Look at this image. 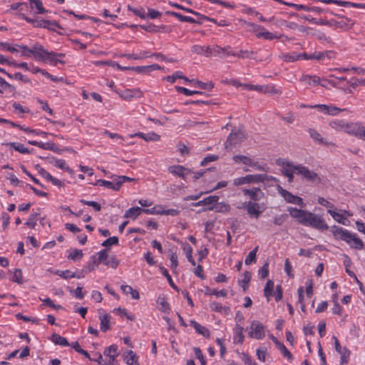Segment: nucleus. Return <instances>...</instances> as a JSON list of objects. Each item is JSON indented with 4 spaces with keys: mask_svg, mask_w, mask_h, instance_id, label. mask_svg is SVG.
<instances>
[{
    "mask_svg": "<svg viewBox=\"0 0 365 365\" xmlns=\"http://www.w3.org/2000/svg\"><path fill=\"white\" fill-rule=\"evenodd\" d=\"M331 231L336 240L345 241L351 248L358 250L364 249V242L361 239L357 237L356 234H352L348 230L336 225L331 227Z\"/></svg>",
    "mask_w": 365,
    "mask_h": 365,
    "instance_id": "nucleus-1",
    "label": "nucleus"
},
{
    "mask_svg": "<svg viewBox=\"0 0 365 365\" xmlns=\"http://www.w3.org/2000/svg\"><path fill=\"white\" fill-rule=\"evenodd\" d=\"M302 225L310 226L320 230H326L329 228V226L321 216H318L308 211Z\"/></svg>",
    "mask_w": 365,
    "mask_h": 365,
    "instance_id": "nucleus-2",
    "label": "nucleus"
},
{
    "mask_svg": "<svg viewBox=\"0 0 365 365\" xmlns=\"http://www.w3.org/2000/svg\"><path fill=\"white\" fill-rule=\"evenodd\" d=\"M247 134L242 127L238 129H233L230 134L228 135L225 146L227 149L229 146H235L237 144L243 142L247 138Z\"/></svg>",
    "mask_w": 365,
    "mask_h": 365,
    "instance_id": "nucleus-3",
    "label": "nucleus"
},
{
    "mask_svg": "<svg viewBox=\"0 0 365 365\" xmlns=\"http://www.w3.org/2000/svg\"><path fill=\"white\" fill-rule=\"evenodd\" d=\"M36 50H38V51H39V53H38V57H37V59L38 61H46V62H48L49 63H51V65H53V66H56L58 63H60L61 64H64L65 62L60 60V59H58L56 57H57V53H55V52H49L47 50H46L43 46L41 45V46H39V47H37V48H36Z\"/></svg>",
    "mask_w": 365,
    "mask_h": 365,
    "instance_id": "nucleus-4",
    "label": "nucleus"
},
{
    "mask_svg": "<svg viewBox=\"0 0 365 365\" xmlns=\"http://www.w3.org/2000/svg\"><path fill=\"white\" fill-rule=\"evenodd\" d=\"M281 166V171L283 175L288 178L289 182H292L294 180V173H297L299 165H295L291 162L283 161L282 163H278Z\"/></svg>",
    "mask_w": 365,
    "mask_h": 365,
    "instance_id": "nucleus-5",
    "label": "nucleus"
},
{
    "mask_svg": "<svg viewBox=\"0 0 365 365\" xmlns=\"http://www.w3.org/2000/svg\"><path fill=\"white\" fill-rule=\"evenodd\" d=\"M251 331L249 332V336L252 338L261 339L265 336V327L259 321L254 320L250 324Z\"/></svg>",
    "mask_w": 365,
    "mask_h": 365,
    "instance_id": "nucleus-6",
    "label": "nucleus"
},
{
    "mask_svg": "<svg viewBox=\"0 0 365 365\" xmlns=\"http://www.w3.org/2000/svg\"><path fill=\"white\" fill-rule=\"evenodd\" d=\"M278 192L284 197V199L289 203H293L300 207H304L302 198L299 196L294 195L289 191L283 189L280 185L277 187Z\"/></svg>",
    "mask_w": 365,
    "mask_h": 365,
    "instance_id": "nucleus-7",
    "label": "nucleus"
},
{
    "mask_svg": "<svg viewBox=\"0 0 365 365\" xmlns=\"http://www.w3.org/2000/svg\"><path fill=\"white\" fill-rule=\"evenodd\" d=\"M247 214L250 217L258 218L261 213L265 210L264 205L250 201L246 206Z\"/></svg>",
    "mask_w": 365,
    "mask_h": 365,
    "instance_id": "nucleus-8",
    "label": "nucleus"
},
{
    "mask_svg": "<svg viewBox=\"0 0 365 365\" xmlns=\"http://www.w3.org/2000/svg\"><path fill=\"white\" fill-rule=\"evenodd\" d=\"M108 259V250L105 249L100 251L98 253V257H96V256H93L91 257L92 262L89 263V264L88 265V272L94 270L96 269V267H97L98 264L101 262L104 264V262H106Z\"/></svg>",
    "mask_w": 365,
    "mask_h": 365,
    "instance_id": "nucleus-9",
    "label": "nucleus"
},
{
    "mask_svg": "<svg viewBox=\"0 0 365 365\" xmlns=\"http://www.w3.org/2000/svg\"><path fill=\"white\" fill-rule=\"evenodd\" d=\"M242 192L245 195L249 196L252 202H257L264 197V193L259 187L243 189Z\"/></svg>",
    "mask_w": 365,
    "mask_h": 365,
    "instance_id": "nucleus-10",
    "label": "nucleus"
},
{
    "mask_svg": "<svg viewBox=\"0 0 365 365\" xmlns=\"http://www.w3.org/2000/svg\"><path fill=\"white\" fill-rule=\"evenodd\" d=\"M260 176L259 174L256 175H247L245 177H240L235 178L233 180V184L236 186L250 184V183H258L259 182Z\"/></svg>",
    "mask_w": 365,
    "mask_h": 365,
    "instance_id": "nucleus-11",
    "label": "nucleus"
},
{
    "mask_svg": "<svg viewBox=\"0 0 365 365\" xmlns=\"http://www.w3.org/2000/svg\"><path fill=\"white\" fill-rule=\"evenodd\" d=\"M336 351L341 355V364L344 365L348 363L350 351L346 347H341L338 339L333 336Z\"/></svg>",
    "mask_w": 365,
    "mask_h": 365,
    "instance_id": "nucleus-12",
    "label": "nucleus"
},
{
    "mask_svg": "<svg viewBox=\"0 0 365 365\" xmlns=\"http://www.w3.org/2000/svg\"><path fill=\"white\" fill-rule=\"evenodd\" d=\"M219 200V197L217 195H210L205 198H204L202 200H200L197 202L192 203V205L193 206H202V205H207V207H205L202 209V211H207V210H213L214 206L212 205L215 203H217Z\"/></svg>",
    "mask_w": 365,
    "mask_h": 365,
    "instance_id": "nucleus-13",
    "label": "nucleus"
},
{
    "mask_svg": "<svg viewBox=\"0 0 365 365\" xmlns=\"http://www.w3.org/2000/svg\"><path fill=\"white\" fill-rule=\"evenodd\" d=\"M170 173L175 175L178 177L182 178L184 180H186V176L188 174L192 173L191 170L183 167L182 165H171L168 168Z\"/></svg>",
    "mask_w": 365,
    "mask_h": 365,
    "instance_id": "nucleus-14",
    "label": "nucleus"
},
{
    "mask_svg": "<svg viewBox=\"0 0 365 365\" xmlns=\"http://www.w3.org/2000/svg\"><path fill=\"white\" fill-rule=\"evenodd\" d=\"M16 46L19 47L21 50V56L29 57L31 55H33L35 59H37L38 53L39 51L36 50L37 47L41 46V44L36 43H35L32 48H29L27 46L25 45H18L16 44Z\"/></svg>",
    "mask_w": 365,
    "mask_h": 365,
    "instance_id": "nucleus-15",
    "label": "nucleus"
},
{
    "mask_svg": "<svg viewBox=\"0 0 365 365\" xmlns=\"http://www.w3.org/2000/svg\"><path fill=\"white\" fill-rule=\"evenodd\" d=\"M329 13L332 15L336 16L339 19V20H334V27L342 29H349L352 27L354 23L350 19L341 16L339 14H335L332 11H329Z\"/></svg>",
    "mask_w": 365,
    "mask_h": 365,
    "instance_id": "nucleus-16",
    "label": "nucleus"
},
{
    "mask_svg": "<svg viewBox=\"0 0 365 365\" xmlns=\"http://www.w3.org/2000/svg\"><path fill=\"white\" fill-rule=\"evenodd\" d=\"M297 174L302 175L309 181H314L318 177L317 173L310 170L308 168L303 166L302 165H299Z\"/></svg>",
    "mask_w": 365,
    "mask_h": 365,
    "instance_id": "nucleus-17",
    "label": "nucleus"
},
{
    "mask_svg": "<svg viewBox=\"0 0 365 365\" xmlns=\"http://www.w3.org/2000/svg\"><path fill=\"white\" fill-rule=\"evenodd\" d=\"M271 340L275 344L276 346L281 351L282 354L289 360H292L293 356L291 352L286 348V346L280 342L275 336L272 334L269 335Z\"/></svg>",
    "mask_w": 365,
    "mask_h": 365,
    "instance_id": "nucleus-18",
    "label": "nucleus"
},
{
    "mask_svg": "<svg viewBox=\"0 0 365 365\" xmlns=\"http://www.w3.org/2000/svg\"><path fill=\"white\" fill-rule=\"evenodd\" d=\"M288 211L289 212L290 216L293 218L297 219L299 224L302 223L304 218L307 212V210L297 209L296 207H289L288 209Z\"/></svg>",
    "mask_w": 365,
    "mask_h": 365,
    "instance_id": "nucleus-19",
    "label": "nucleus"
},
{
    "mask_svg": "<svg viewBox=\"0 0 365 365\" xmlns=\"http://www.w3.org/2000/svg\"><path fill=\"white\" fill-rule=\"evenodd\" d=\"M361 123H346V125L345 126L344 132L354 135L358 138L359 135L360 129L361 128Z\"/></svg>",
    "mask_w": 365,
    "mask_h": 365,
    "instance_id": "nucleus-20",
    "label": "nucleus"
},
{
    "mask_svg": "<svg viewBox=\"0 0 365 365\" xmlns=\"http://www.w3.org/2000/svg\"><path fill=\"white\" fill-rule=\"evenodd\" d=\"M190 324L195 329V331L197 334L202 335L205 338L210 337V331L207 327L202 326L200 324H199L198 322H197L195 320H191L190 322Z\"/></svg>",
    "mask_w": 365,
    "mask_h": 365,
    "instance_id": "nucleus-21",
    "label": "nucleus"
},
{
    "mask_svg": "<svg viewBox=\"0 0 365 365\" xmlns=\"http://www.w3.org/2000/svg\"><path fill=\"white\" fill-rule=\"evenodd\" d=\"M125 362L128 365H139L138 356L132 350L127 351L123 355Z\"/></svg>",
    "mask_w": 365,
    "mask_h": 365,
    "instance_id": "nucleus-22",
    "label": "nucleus"
},
{
    "mask_svg": "<svg viewBox=\"0 0 365 365\" xmlns=\"http://www.w3.org/2000/svg\"><path fill=\"white\" fill-rule=\"evenodd\" d=\"M96 185L99 186H104L115 191L120 188V182H118L115 179L113 182L105 180H98Z\"/></svg>",
    "mask_w": 365,
    "mask_h": 365,
    "instance_id": "nucleus-23",
    "label": "nucleus"
},
{
    "mask_svg": "<svg viewBox=\"0 0 365 365\" xmlns=\"http://www.w3.org/2000/svg\"><path fill=\"white\" fill-rule=\"evenodd\" d=\"M168 14L176 17L179 21H180L182 22H189V23L199 24H201V21L200 20L197 21L190 16H183L181 14H179V13H177L175 11L168 12Z\"/></svg>",
    "mask_w": 365,
    "mask_h": 365,
    "instance_id": "nucleus-24",
    "label": "nucleus"
},
{
    "mask_svg": "<svg viewBox=\"0 0 365 365\" xmlns=\"http://www.w3.org/2000/svg\"><path fill=\"white\" fill-rule=\"evenodd\" d=\"M300 81L309 85L317 86L320 83V78L317 76L302 75L300 78Z\"/></svg>",
    "mask_w": 365,
    "mask_h": 365,
    "instance_id": "nucleus-25",
    "label": "nucleus"
},
{
    "mask_svg": "<svg viewBox=\"0 0 365 365\" xmlns=\"http://www.w3.org/2000/svg\"><path fill=\"white\" fill-rule=\"evenodd\" d=\"M142 212V208L139 207H131L124 214V217L136 219Z\"/></svg>",
    "mask_w": 365,
    "mask_h": 365,
    "instance_id": "nucleus-26",
    "label": "nucleus"
},
{
    "mask_svg": "<svg viewBox=\"0 0 365 365\" xmlns=\"http://www.w3.org/2000/svg\"><path fill=\"white\" fill-rule=\"evenodd\" d=\"M138 136L144 139L145 141H158L160 139V135L155 133H139L137 134Z\"/></svg>",
    "mask_w": 365,
    "mask_h": 365,
    "instance_id": "nucleus-27",
    "label": "nucleus"
},
{
    "mask_svg": "<svg viewBox=\"0 0 365 365\" xmlns=\"http://www.w3.org/2000/svg\"><path fill=\"white\" fill-rule=\"evenodd\" d=\"M243 327L237 324L235 329L234 342L242 344L244 341Z\"/></svg>",
    "mask_w": 365,
    "mask_h": 365,
    "instance_id": "nucleus-28",
    "label": "nucleus"
},
{
    "mask_svg": "<svg viewBox=\"0 0 365 365\" xmlns=\"http://www.w3.org/2000/svg\"><path fill=\"white\" fill-rule=\"evenodd\" d=\"M100 327L102 331H106L110 329V317L108 314L100 315Z\"/></svg>",
    "mask_w": 365,
    "mask_h": 365,
    "instance_id": "nucleus-29",
    "label": "nucleus"
},
{
    "mask_svg": "<svg viewBox=\"0 0 365 365\" xmlns=\"http://www.w3.org/2000/svg\"><path fill=\"white\" fill-rule=\"evenodd\" d=\"M308 133L309 134L310 138H312L316 142L320 144H327V143L324 140V138L321 136V135L317 130L314 128H309L308 130Z\"/></svg>",
    "mask_w": 365,
    "mask_h": 365,
    "instance_id": "nucleus-30",
    "label": "nucleus"
},
{
    "mask_svg": "<svg viewBox=\"0 0 365 365\" xmlns=\"http://www.w3.org/2000/svg\"><path fill=\"white\" fill-rule=\"evenodd\" d=\"M279 58L286 62H294L299 60V56H298V53L296 52L282 53Z\"/></svg>",
    "mask_w": 365,
    "mask_h": 365,
    "instance_id": "nucleus-31",
    "label": "nucleus"
},
{
    "mask_svg": "<svg viewBox=\"0 0 365 365\" xmlns=\"http://www.w3.org/2000/svg\"><path fill=\"white\" fill-rule=\"evenodd\" d=\"M51 339L52 341L56 344L64 346H70L67 339L58 334H53L51 336Z\"/></svg>",
    "mask_w": 365,
    "mask_h": 365,
    "instance_id": "nucleus-32",
    "label": "nucleus"
},
{
    "mask_svg": "<svg viewBox=\"0 0 365 365\" xmlns=\"http://www.w3.org/2000/svg\"><path fill=\"white\" fill-rule=\"evenodd\" d=\"M3 90L7 91L9 93H14L16 88L0 76V93H3Z\"/></svg>",
    "mask_w": 365,
    "mask_h": 365,
    "instance_id": "nucleus-33",
    "label": "nucleus"
},
{
    "mask_svg": "<svg viewBox=\"0 0 365 365\" xmlns=\"http://www.w3.org/2000/svg\"><path fill=\"white\" fill-rule=\"evenodd\" d=\"M227 54H230L233 56H236L240 58H255L252 56L254 55V51H243L240 50L239 53H229Z\"/></svg>",
    "mask_w": 365,
    "mask_h": 365,
    "instance_id": "nucleus-34",
    "label": "nucleus"
},
{
    "mask_svg": "<svg viewBox=\"0 0 365 365\" xmlns=\"http://www.w3.org/2000/svg\"><path fill=\"white\" fill-rule=\"evenodd\" d=\"M346 125V122H345L344 120H332L329 123V125L332 128H334L338 131H344V132Z\"/></svg>",
    "mask_w": 365,
    "mask_h": 365,
    "instance_id": "nucleus-35",
    "label": "nucleus"
},
{
    "mask_svg": "<svg viewBox=\"0 0 365 365\" xmlns=\"http://www.w3.org/2000/svg\"><path fill=\"white\" fill-rule=\"evenodd\" d=\"M205 294L206 295L214 294L216 297H225L227 294V291L225 289H222L220 291H217L215 289H212L209 287H205Z\"/></svg>",
    "mask_w": 365,
    "mask_h": 365,
    "instance_id": "nucleus-36",
    "label": "nucleus"
},
{
    "mask_svg": "<svg viewBox=\"0 0 365 365\" xmlns=\"http://www.w3.org/2000/svg\"><path fill=\"white\" fill-rule=\"evenodd\" d=\"M256 36L257 38H264V39L267 40H272L274 38H278V36L268 31H266V29L264 28V30H260L259 32H258L256 34Z\"/></svg>",
    "mask_w": 365,
    "mask_h": 365,
    "instance_id": "nucleus-37",
    "label": "nucleus"
},
{
    "mask_svg": "<svg viewBox=\"0 0 365 365\" xmlns=\"http://www.w3.org/2000/svg\"><path fill=\"white\" fill-rule=\"evenodd\" d=\"M123 56L127 58L128 59L140 60L148 57H150V55H148V51H143L140 53L139 54L127 53L124 54Z\"/></svg>",
    "mask_w": 365,
    "mask_h": 365,
    "instance_id": "nucleus-38",
    "label": "nucleus"
},
{
    "mask_svg": "<svg viewBox=\"0 0 365 365\" xmlns=\"http://www.w3.org/2000/svg\"><path fill=\"white\" fill-rule=\"evenodd\" d=\"M262 93H270L272 95H281L282 93L280 89L277 88L273 85H265L264 86V90Z\"/></svg>",
    "mask_w": 365,
    "mask_h": 365,
    "instance_id": "nucleus-39",
    "label": "nucleus"
},
{
    "mask_svg": "<svg viewBox=\"0 0 365 365\" xmlns=\"http://www.w3.org/2000/svg\"><path fill=\"white\" fill-rule=\"evenodd\" d=\"M251 273L246 271L244 272L243 279L239 281V284L242 287L243 291L247 289V287L251 279Z\"/></svg>",
    "mask_w": 365,
    "mask_h": 365,
    "instance_id": "nucleus-40",
    "label": "nucleus"
},
{
    "mask_svg": "<svg viewBox=\"0 0 365 365\" xmlns=\"http://www.w3.org/2000/svg\"><path fill=\"white\" fill-rule=\"evenodd\" d=\"M274 288V282L272 280H268L264 289V296L267 297V301H269V297L272 295Z\"/></svg>",
    "mask_w": 365,
    "mask_h": 365,
    "instance_id": "nucleus-41",
    "label": "nucleus"
},
{
    "mask_svg": "<svg viewBox=\"0 0 365 365\" xmlns=\"http://www.w3.org/2000/svg\"><path fill=\"white\" fill-rule=\"evenodd\" d=\"M29 1L31 3V8L36 7L38 14H44L46 12V9L41 0H29Z\"/></svg>",
    "mask_w": 365,
    "mask_h": 365,
    "instance_id": "nucleus-42",
    "label": "nucleus"
},
{
    "mask_svg": "<svg viewBox=\"0 0 365 365\" xmlns=\"http://www.w3.org/2000/svg\"><path fill=\"white\" fill-rule=\"evenodd\" d=\"M334 4H337L339 6H351L356 8H360V9H365V4H356V3H351L349 1H344L340 0H334Z\"/></svg>",
    "mask_w": 365,
    "mask_h": 365,
    "instance_id": "nucleus-43",
    "label": "nucleus"
},
{
    "mask_svg": "<svg viewBox=\"0 0 365 365\" xmlns=\"http://www.w3.org/2000/svg\"><path fill=\"white\" fill-rule=\"evenodd\" d=\"M327 212L331 215V217L339 223L346 225V219L341 214L336 212L332 210H328Z\"/></svg>",
    "mask_w": 365,
    "mask_h": 365,
    "instance_id": "nucleus-44",
    "label": "nucleus"
},
{
    "mask_svg": "<svg viewBox=\"0 0 365 365\" xmlns=\"http://www.w3.org/2000/svg\"><path fill=\"white\" fill-rule=\"evenodd\" d=\"M332 54L333 52L331 51L315 52V60L322 61L326 58H331Z\"/></svg>",
    "mask_w": 365,
    "mask_h": 365,
    "instance_id": "nucleus-45",
    "label": "nucleus"
},
{
    "mask_svg": "<svg viewBox=\"0 0 365 365\" xmlns=\"http://www.w3.org/2000/svg\"><path fill=\"white\" fill-rule=\"evenodd\" d=\"M258 250V247H256L253 250H252L248 255L247 256L245 263V264L248 265L252 264V262H256V255L257 252Z\"/></svg>",
    "mask_w": 365,
    "mask_h": 365,
    "instance_id": "nucleus-46",
    "label": "nucleus"
},
{
    "mask_svg": "<svg viewBox=\"0 0 365 365\" xmlns=\"http://www.w3.org/2000/svg\"><path fill=\"white\" fill-rule=\"evenodd\" d=\"M9 145H10L11 147H13L15 149V150H16L21 153L28 154L30 153L29 149L27 148L24 147V145L23 144L17 143H10Z\"/></svg>",
    "mask_w": 365,
    "mask_h": 365,
    "instance_id": "nucleus-47",
    "label": "nucleus"
},
{
    "mask_svg": "<svg viewBox=\"0 0 365 365\" xmlns=\"http://www.w3.org/2000/svg\"><path fill=\"white\" fill-rule=\"evenodd\" d=\"M195 84L201 89L211 91L214 88V83L212 81L203 83L198 80L195 81Z\"/></svg>",
    "mask_w": 365,
    "mask_h": 365,
    "instance_id": "nucleus-48",
    "label": "nucleus"
},
{
    "mask_svg": "<svg viewBox=\"0 0 365 365\" xmlns=\"http://www.w3.org/2000/svg\"><path fill=\"white\" fill-rule=\"evenodd\" d=\"M83 254L80 250H73L68 256V259H73L74 261L79 260L82 258Z\"/></svg>",
    "mask_w": 365,
    "mask_h": 365,
    "instance_id": "nucleus-49",
    "label": "nucleus"
},
{
    "mask_svg": "<svg viewBox=\"0 0 365 365\" xmlns=\"http://www.w3.org/2000/svg\"><path fill=\"white\" fill-rule=\"evenodd\" d=\"M158 303L161 312H165L170 309L169 304L164 297H158Z\"/></svg>",
    "mask_w": 365,
    "mask_h": 365,
    "instance_id": "nucleus-50",
    "label": "nucleus"
},
{
    "mask_svg": "<svg viewBox=\"0 0 365 365\" xmlns=\"http://www.w3.org/2000/svg\"><path fill=\"white\" fill-rule=\"evenodd\" d=\"M214 210L216 212H227L230 210V206L227 203L220 202L214 206Z\"/></svg>",
    "mask_w": 365,
    "mask_h": 365,
    "instance_id": "nucleus-51",
    "label": "nucleus"
},
{
    "mask_svg": "<svg viewBox=\"0 0 365 365\" xmlns=\"http://www.w3.org/2000/svg\"><path fill=\"white\" fill-rule=\"evenodd\" d=\"M50 24H51V23L48 20L36 19L34 20V26L36 28H48Z\"/></svg>",
    "mask_w": 365,
    "mask_h": 365,
    "instance_id": "nucleus-52",
    "label": "nucleus"
},
{
    "mask_svg": "<svg viewBox=\"0 0 365 365\" xmlns=\"http://www.w3.org/2000/svg\"><path fill=\"white\" fill-rule=\"evenodd\" d=\"M56 167L72 173V170L66 165V161L62 159H56L53 164Z\"/></svg>",
    "mask_w": 365,
    "mask_h": 365,
    "instance_id": "nucleus-53",
    "label": "nucleus"
},
{
    "mask_svg": "<svg viewBox=\"0 0 365 365\" xmlns=\"http://www.w3.org/2000/svg\"><path fill=\"white\" fill-rule=\"evenodd\" d=\"M241 86H243L245 89L250 90V91H256L259 93H263L264 86H257L252 84H240Z\"/></svg>",
    "mask_w": 365,
    "mask_h": 365,
    "instance_id": "nucleus-54",
    "label": "nucleus"
},
{
    "mask_svg": "<svg viewBox=\"0 0 365 365\" xmlns=\"http://www.w3.org/2000/svg\"><path fill=\"white\" fill-rule=\"evenodd\" d=\"M56 274L63 279L73 278L76 277V273L72 272L70 270H57Z\"/></svg>",
    "mask_w": 365,
    "mask_h": 365,
    "instance_id": "nucleus-55",
    "label": "nucleus"
},
{
    "mask_svg": "<svg viewBox=\"0 0 365 365\" xmlns=\"http://www.w3.org/2000/svg\"><path fill=\"white\" fill-rule=\"evenodd\" d=\"M38 213H33L30 215L27 222H25V225L29 227L30 228H34L36 225V217L38 216Z\"/></svg>",
    "mask_w": 365,
    "mask_h": 365,
    "instance_id": "nucleus-56",
    "label": "nucleus"
},
{
    "mask_svg": "<svg viewBox=\"0 0 365 365\" xmlns=\"http://www.w3.org/2000/svg\"><path fill=\"white\" fill-rule=\"evenodd\" d=\"M80 202L83 204V205H86L93 207V209L96 211H97V212H99L101 210V205L99 203H98L97 202H95V201H88V200L81 199L80 200Z\"/></svg>",
    "mask_w": 365,
    "mask_h": 365,
    "instance_id": "nucleus-57",
    "label": "nucleus"
},
{
    "mask_svg": "<svg viewBox=\"0 0 365 365\" xmlns=\"http://www.w3.org/2000/svg\"><path fill=\"white\" fill-rule=\"evenodd\" d=\"M6 76L9 78H15V79H17V80H20L24 83H30V80L24 76V75H22L21 73L18 72V73H16L14 75H11L10 73H6Z\"/></svg>",
    "mask_w": 365,
    "mask_h": 365,
    "instance_id": "nucleus-58",
    "label": "nucleus"
},
{
    "mask_svg": "<svg viewBox=\"0 0 365 365\" xmlns=\"http://www.w3.org/2000/svg\"><path fill=\"white\" fill-rule=\"evenodd\" d=\"M245 24L249 28L250 31L256 32L257 34L260 30H264V27L254 23L245 21Z\"/></svg>",
    "mask_w": 365,
    "mask_h": 365,
    "instance_id": "nucleus-59",
    "label": "nucleus"
},
{
    "mask_svg": "<svg viewBox=\"0 0 365 365\" xmlns=\"http://www.w3.org/2000/svg\"><path fill=\"white\" fill-rule=\"evenodd\" d=\"M117 351L118 346L115 344H112L104 350L103 354L106 356H112L113 354H117Z\"/></svg>",
    "mask_w": 365,
    "mask_h": 365,
    "instance_id": "nucleus-60",
    "label": "nucleus"
},
{
    "mask_svg": "<svg viewBox=\"0 0 365 365\" xmlns=\"http://www.w3.org/2000/svg\"><path fill=\"white\" fill-rule=\"evenodd\" d=\"M118 244V238L117 237H111L103 242L102 246L109 247L111 245H116Z\"/></svg>",
    "mask_w": 365,
    "mask_h": 365,
    "instance_id": "nucleus-61",
    "label": "nucleus"
},
{
    "mask_svg": "<svg viewBox=\"0 0 365 365\" xmlns=\"http://www.w3.org/2000/svg\"><path fill=\"white\" fill-rule=\"evenodd\" d=\"M104 264L115 269L119 264V260L115 256H112L106 262H104Z\"/></svg>",
    "mask_w": 365,
    "mask_h": 365,
    "instance_id": "nucleus-62",
    "label": "nucleus"
},
{
    "mask_svg": "<svg viewBox=\"0 0 365 365\" xmlns=\"http://www.w3.org/2000/svg\"><path fill=\"white\" fill-rule=\"evenodd\" d=\"M184 250L185 252V255H186L187 260L192 264V265L195 266V261L194 260V259L192 256V247L190 246L187 245V247H185L184 248Z\"/></svg>",
    "mask_w": 365,
    "mask_h": 365,
    "instance_id": "nucleus-63",
    "label": "nucleus"
},
{
    "mask_svg": "<svg viewBox=\"0 0 365 365\" xmlns=\"http://www.w3.org/2000/svg\"><path fill=\"white\" fill-rule=\"evenodd\" d=\"M194 353L197 359L200 360L201 365H206V361L204 358V356L199 347L194 348Z\"/></svg>",
    "mask_w": 365,
    "mask_h": 365,
    "instance_id": "nucleus-64",
    "label": "nucleus"
}]
</instances>
